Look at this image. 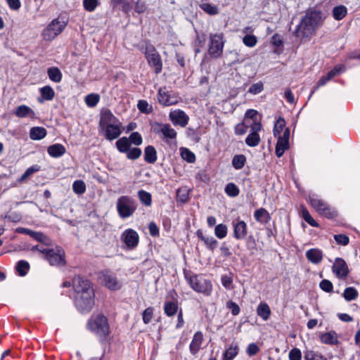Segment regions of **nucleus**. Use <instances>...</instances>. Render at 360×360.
<instances>
[{"label":"nucleus","instance_id":"f257e3e1","mask_svg":"<svg viewBox=\"0 0 360 360\" xmlns=\"http://www.w3.org/2000/svg\"><path fill=\"white\" fill-rule=\"evenodd\" d=\"M321 19L320 12L310 11L307 13L297 25L294 35L301 39H311L315 34Z\"/></svg>","mask_w":360,"mask_h":360},{"label":"nucleus","instance_id":"f03ea898","mask_svg":"<svg viewBox=\"0 0 360 360\" xmlns=\"http://www.w3.org/2000/svg\"><path fill=\"white\" fill-rule=\"evenodd\" d=\"M185 278L190 287L195 292L202 293L205 296L211 295L212 291V283L203 276L186 274Z\"/></svg>","mask_w":360,"mask_h":360},{"label":"nucleus","instance_id":"7ed1b4c3","mask_svg":"<svg viewBox=\"0 0 360 360\" xmlns=\"http://www.w3.org/2000/svg\"><path fill=\"white\" fill-rule=\"evenodd\" d=\"M117 213L121 219L131 217L137 209V203L134 199L128 195L118 198L116 203Z\"/></svg>","mask_w":360,"mask_h":360},{"label":"nucleus","instance_id":"20e7f679","mask_svg":"<svg viewBox=\"0 0 360 360\" xmlns=\"http://www.w3.org/2000/svg\"><path fill=\"white\" fill-rule=\"evenodd\" d=\"M309 201L311 206L321 216L328 219H333L337 217L336 210L330 206L326 202L321 199L316 195H311L309 197Z\"/></svg>","mask_w":360,"mask_h":360},{"label":"nucleus","instance_id":"39448f33","mask_svg":"<svg viewBox=\"0 0 360 360\" xmlns=\"http://www.w3.org/2000/svg\"><path fill=\"white\" fill-rule=\"evenodd\" d=\"M88 328L99 337L103 338L108 334L109 326L108 320L103 315H98L89 321Z\"/></svg>","mask_w":360,"mask_h":360},{"label":"nucleus","instance_id":"423d86ee","mask_svg":"<svg viewBox=\"0 0 360 360\" xmlns=\"http://www.w3.org/2000/svg\"><path fill=\"white\" fill-rule=\"evenodd\" d=\"M145 56L150 66L155 74H159L162 70V61L160 53L153 44H147L145 49Z\"/></svg>","mask_w":360,"mask_h":360},{"label":"nucleus","instance_id":"0eeeda50","mask_svg":"<svg viewBox=\"0 0 360 360\" xmlns=\"http://www.w3.org/2000/svg\"><path fill=\"white\" fill-rule=\"evenodd\" d=\"M94 290H90L84 295H76L75 306L82 313L89 312L94 306Z\"/></svg>","mask_w":360,"mask_h":360},{"label":"nucleus","instance_id":"6e6552de","mask_svg":"<svg viewBox=\"0 0 360 360\" xmlns=\"http://www.w3.org/2000/svg\"><path fill=\"white\" fill-rule=\"evenodd\" d=\"M100 283L110 290H118L122 288V282L110 270H104L98 274Z\"/></svg>","mask_w":360,"mask_h":360},{"label":"nucleus","instance_id":"1a4fd4ad","mask_svg":"<svg viewBox=\"0 0 360 360\" xmlns=\"http://www.w3.org/2000/svg\"><path fill=\"white\" fill-rule=\"evenodd\" d=\"M66 23L59 20L58 18L53 19L44 30L42 37L46 41L54 39L65 29Z\"/></svg>","mask_w":360,"mask_h":360},{"label":"nucleus","instance_id":"9d476101","mask_svg":"<svg viewBox=\"0 0 360 360\" xmlns=\"http://www.w3.org/2000/svg\"><path fill=\"white\" fill-rule=\"evenodd\" d=\"M224 41L222 34H211L208 44V53L213 58L221 56L223 52Z\"/></svg>","mask_w":360,"mask_h":360},{"label":"nucleus","instance_id":"9b49d317","mask_svg":"<svg viewBox=\"0 0 360 360\" xmlns=\"http://www.w3.org/2000/svg\"><path fill=\"white\" fill-rule=\"evenodd\" d=\"M44 258L52 266H63L65 264V252L60 247L49 249L45 251Z\"/></svg>","mask_w":360,"mask_h":360},{"label":"nucleus","instance_id":"f8f14e48","mask_svg":"<svg viewBox=\"0 0 360 360\" xmlns=\"http://www.w3.org/2000/svg\"><path fill=\"white\" fill-rule=\"evenodd\" d=\"M120 240L124 244L126 249L133 250H135L139 245V236L135 230L127 229L122 233Z\"/></svg>","mask_w":360,"mask_h":360},{"label":"nucleus","instance_id":"ddd939ff","mask_svg":"<svg viewBox=\"0 0 360 360\" xmlns=\"http://www.w3.org/2000/svg\"><path fill=\"white\" fill-rule=\"evenodd\" d=\"M158 99L165 106L175 105L179 102V97L175 92L164 86L158 90Z\"/></svg>","mask_w":360,"mask_h":360},{"label":"nucleus","instance_id":"4468645a","mask_svg":"<svg viewBox=\"0 0 360 360\" xmlns=\"http://www.w3.org/2000/svg\"><path fill=\"white\" fill-rule=\"evenodd\" d=\"M155 131L161 135V139L166 143H169L170 140H176L177 133L169 124L157 123Z\"/></svg>","mask_w":360,"mask_h":360},{"label":"nucleus","instance_id":"2eb2a0df","mask_svg":"<svg viewBox=\"0 0 360 360\" xmlns=\"http://www.w3.org/2000/svg\"><path fill=\"white\" fill-rule=\"evenodd\" d=\"M233 236L236 240H243L248 235V225L240 218L234 219L232 223Z\"/></svg>","mask_w":360,"mask_h":360},{"label":"nucleus","instance_id":"dca6fc26","mask_svg":"<svg viewBox=\"0 0 360 360\" xmlns=\"http://www.w3.org/2000/svg\"><path fill=\"white\" fill-rule=\"evenodd\" d=\"M73 287L76 295H84L90 290H94L90 281L80 276H75L74 278Z\"/></svg>","mask_w":360,"mask_h":360},{"label":"nucleus","instance_id":"f3484780","mask_svg":"<svg viewBox=\"0 0 360 360\" xmlns=\"http://www.w3.org/2000/svg\"><path fill=\"white\" fill-rule=\"evenodd\" d=\"M277 138L275 153L277 157L281 158L289 148L290 129L285 128L283 134Z\"/></svg>","mask_w":360,"mask_h":360},{"label":"nucleus","instance_id":"a211bd4d","mask_svg":"<svg viewBox=\"0 0 360 360\" xmlns=\"http://www.w3.org/2000/svg\"><path fill=\"white\" fill-rule=\"evenodd\" d=\"M169 118L174 125H179L181 127H185L189 121L188 115L179 109L171 111Z\"/></svg>","mask_w":360,"mask_h":360},{"label":"nucleus","instance_id":"6ab92c4d","mask_svg":"<svg viewBox=\"0 0 360 360\" xmlns=\"http://www.w3.org/2000/svg\"><path fill=\"white\" fill-rule=\"evenodd\" d=\"M100 129L103 131L104 136L107 140L112 141L120 136L122 133V123L119 122Z\"/></svg>","mask_w":360,"mask_h":360},{"label":"nucleus","instance_id":"aec40b11","mask_svg":"<svg viewBox=\"0 0 360 360\" xmlns=\"http://www.w3.org/2000/svg\"><path fill=\"white\" fill-rule=\"evenodd\" d=\"M333 271L338 278H345L349 273L347 265L345 261L340 257L335 259L332 266Z\"/></svg>","mask_w":360,"mask_h":360},{"label":"nucleus","instance_id":"412c9836","mask_svg":"<svg viewBox=\"0 0 360 360\" xmlns=\"http://www.w3.org/2000/svg\"><path fill=\"white\" fill-rule=\"evenodd\" d=\"M120 122L109 109L103 110L99 120V127L102 128L108 125Z\"/></svg>","mask_w":360,"mask_h":360},{"label":"nucleus","instance_id":"4be33fe9","mask_svg":"<svg viewBox=\"0 0 360 360\" xmlns=\"http://www.w3.org/2000/svg\"><path fill=\"white\" fill-rule=\"evenodd\" d=\"M204 340V336L201 331H197L191 340V342L189 345L190 352L193 355H195L201 348V345Z\"/></svg>","mask_w":360,"mask_h":360},{"label":"nucleus","instance_id":"5701e85b","mask_svg":"<svg viewBox=\"0 0 360 360\" xmlns=\"http://www.w3.org/2000/svg\"><path fill=\"white\" fill-rule=\"evenodd\" d=\"M196 236L200 240L203 241L209 250L213 251L217 248V240L213 236H205L201 229L197 230Z\"/></svg>","mask_w":360,"mask_h":360},{"label":"nucleus","instance_id":"b1692460","mask_svg":"<svg viewBox=\"0 0 360 360\" xmlns=\"http://www.w3.org/2000/svg\"><path fill=\"white\" fill-rule=\"evenodd\" d=\"M306 257L310 262L317 264L323 259V252L317 248H311L306 252Z\"/></svg>","mask_w":360,"mask_h":360},{"label":"nucleus","instance_id":"393cba45","mask_svg":"<svg viewBox=\"0 0 360 360\" xmlns=\"http://www.w3.org/2000/svg\"><path fill=\"white\" fill-rule=\"evenodd\" d=\"M47 152L51 157L57 158L63 156L65 153L66 149L63 145L55 143L49 146Z\"/></svg>","mask_w":360,"mask_h":360},{"label":"nucleus","instance_id":"a878e982","mask_svg":"<svg viewBox=\"0 0 360 360\" xmlns=\"http://www.w3.org/2000/svg\"><path fill=\"white\" fill-rule=\"evenodd\" d=\"M320 339L321 342L326 345H335L338 344V334L333 330L322 334Z\"/></svg>","mask_w":360,"mask_h":360},{"label":"nucleus","instance_id":"bb28decb","mask_svg":"<svg viewBox=\"0 0 360 360\" xmlns=\"http://www.w3.org/2000/svg\"><path fill=\"white\" fill-rule=\"evenodd\" d=\"M255 219L261 224H266L271 220L269 212L264 208H259L255 211Z\"/></svg>","mask_w":360,"mask_h":360},{"label":"nucleus","instance_id":"cd10ccee","mask_svg":"<svg viewBox=\"0 0 360 360\" xmlns=\"http://www.w3.org/2000/svg\"><path fill=\"white\" fill-rule=\"evenodd\" d=\"M14 114L18 117H25L27 116L34 117L35 116V113L33 110L25 105H21L17 107Z\"/></svg>","mask_w":360,"mask_h":360},{"label":"nucleus","instance_id":"c85d7f7f","mask_svg":"<svg viewBox=\"0 0 360 360\" xmlns=\"http://www.w3.org/2000/svg\"><path fill=\"white\" fill-rule=\"evenodd\" d=\"M157 151L153 146H148L144 150V160L149 163L153 164L157 161Z\"/></svg>","mask_w":360,"mask_h":360},{"label":"nucleus","instance_id":"c756f323","mask_svg":"<svg viewBox=\"0 0 360 360\" xmlns=\"http://www.w3.org/2000/svg\"><path fill=\"white\" fill-rule=\"evenodd\" d=\"M46 130L44 127H34L30 131V137L32 140H41L46 136Z\"/></svg>","mask_w":360,"mask_h":360},{"label":"nucleus","instance_id":"7c9ffc66","mask_svg":"<svg viewBox=\"0 0 360 360\" xmlns=\"http://www.w3.org/2000/svg\"><path fill=\"white\" fill-rule=\"evenodd\" d=\"M178 308L176 301H166L164 305V312L167 316L171 317L177 313Z\"/></svg>","mask_w":360,"mask_h":360},{"label":"nucleus","instance_id":"2f4dec72","mask_svg":"<svg viewBox=\"0 0 360 360\" xmlns=\"http://www.w3.org/2000/svg\"><path fill=\"white\" fill-rule=\"evenodd\" d=\"M40 93L42 99L39 98L40 103L43 102V100L52 101L55 97V91L50 86H45L40 89Z\"/></svg>","mask_w":360,"mask_h":360},{"label":"nucleus","instance_id":"473e14b6","mask_svg":"<svg viewBox=\"0 0 360 360\" xmlns=\"http://www.w3.org/2000/svg\"><path fill=\"white\" fill-rule=\"evenodd\" d=\"M115 144L118 151L122 153H126L127 152H128L131 146L130 141L128 139V138L125 136L119 139L116 141Z\"/></svg>","mask_w":360,"mask_h":360},{"label":"nucleus","instance_id":"72a5a7b5","mask_svg":"<svg viewBox=\"0 0 360 360\" xmlns=\"http://www.w3.org/2000/svg\"><path fill=\"white\" fill-rule=\"evenodd\" d=\"M257 313L264 321H266L270 317L271 310L266 303H260L257 307Z\"/></svg>","mask_w":360,"mask_h":360},{"label":"nucleus","instance_id":"f704fd0d","mask_svg":"<svg viewBox=\"0 0 360 360\" xmlns=\"http://www.w3.org/2000/svg\"><path fill=\"white\" fill-rule=\"evenodd\" d=\"M47 74L49 78L56 83H58L62 80V73L56 67L49 68L47 70Z\"/></svg>","mask_w":360,"mask_h":360},{"label":"nucleus","instance_id":"c9c22d12","mask_svg":"<svg viewBox=\"0 0 360 360\" xmlns=\"http://www.w3.org/2000/svg\"><path fill=\"white\" fill-rule=\"evenodd\" d=\"M347 13V9L343 5L335 6L333 9V16L336 20H342Z\"/></svg>","mask_w":360,"mask_h":360},{"label":"nucleus","instance_id":"e433bc0d","mask_svg":"<svg viewBox=\"0 0 360 360\" xmlns=\"http://www.w3.org/2000/svg\"><path fill=\"white\" fill-rule=\"evenodd\" d=\"M200 8L210 15H214L219 13V8L217 6L212 5L207 2H202L200 4Z\"/></svg>","mask_w":360,"mask_h":360},{"label":"nucleus","instance_id":"4c0bfd02","mask_svg":"<svg viewBox=\"0 0 360 360\" xmlns=\"http://www.w3.org/2000/svg\"><path fill=\"white\" fill-rule=\"evenodd\" d=\"M260 143V136L257 133L251 132L245 139V143L250 147H255Z\"/></svg>","mask_w":360,"mask_h":360},{"label":"nucleus","instance_id":"58836bf2","mask_svg":"<svg viewBox=\"0 0 360 360\" xmlns=\"http://www.w3.org/2000/svg\"><path fill=\"white\" fill-rule=\"evenodd\" d=\"M304 360H327L321 353L313 350H307L304 354Z\"/></svg>","mask_w":360,"mask_h":360},{"label":"nucleus","instance_id":"ea45409f","mask_svg":"<svg viewBox=\"0 0 360 360\" xmlns=\"http://www.w3.org/2000/svg\"><path fill=\"white\" fill-rule=\"evenodd\" d=\"M189 199V192L186 187L179 188L176 191V200L182 203L186 202Z\"/></svg>","mask_w":360,"mask_h":360},{"label":"nucleus","instance_id":"a19ab883","mask_svg":"<svg viewBox=\"0 0 360 360\" xmlns=\"http://www.w3.org/2000/svg\"><path fill=\"white\" fill-rule=\"evenodd\" d=\"M138 197L141 202L146 206H150L152 203L151 194L144 190H140L138 191Z\"/></svg>","mask_w":360,"mask_h":360},{"label":"nucleus","instance_id":"79ce46f5","mask_svg":"<svg viewBox=\"0 0 360 360\" xmlns=\"http://www.w3.org/2000/svg\"><path fill=\"white\" fill-rule=\"evenodd\" d=\"M238 353V347L237 345H231L224 354V360H233Z\"/></svg>","mask_w":360,"mask_h":360},{"label":"nucleus","instance_id":"37998d69","mask_svg":"<svg viewBox=\"0 0 360 360\" xmlns=\"http://www.w3.org/2000/svg\"><path fill=\"white\" fill-rule=\"evenodd\" d=\"M100 1L101 0H83V7L85 11L88 12H93L100 5Z\"/></svg>","mask_w":360,"mask_h":360},{"label":"nucleus","instance_id":"c03bdc74","mask_svg":"<svg viewBox=\"0 0 360 360\" xmlns=\"http://www.w3.org/2000/svg\"><path fill=\"white\" fill-rule=\"evenodd\" d=\"M228 233V227L224 224H219L214 228V234L219 239L224 238Z\"/></svg>","mask_w":360,"mask_h":360},{"label":"nucleus","instance_id":"a18cd8bd","mask_svg":"<svg viewBox=\"0 0 360 360\" xmlns=\"http://www.w3.org/2000/svg\"><path fill=\"white\" fill-rule=\"evenodd\" d=\"M285 126V121L283 117H279L275 122L274 127V136L277 137L281 136V133L283 130Z\"/></svg>","mask_w":360,"mask_h":360},{"label":"nucleus","instance_id":"49530a36","mask_svg":"<svg viewBox=\"0 0 360 360\" xmlns=\"http://www.w3.org/2000/svg\"><path fill=\"white\" fill-rule=\"evenodd\" d=\"M358 296L357 290L353 287L346 288L343 292V297L347 301H352Z\"/></svg>","mask_w":360,"mask_h":360},{"label":"nucleus","instance_id":"de8ad7c7","mask_svg":"<svg viewBox=\"0 0 360 360\" xmlns=\"http://www.w3.org/2000/svg\"><path fill=\"white\" fill-rule=\"evenodd\" d=\"M245 162L246 158L245 155H236L232 160V165L236 169H240L244 167Z\"/></svg>","mask_w":360,"mask_h":360},{"label":"nucleus","instance_id":"09e8293b","mask_svg":"<svg viewBox=\"0 0 360 360\" xmlns=\"http://www.w3.org/2000/svg\"><path fill=\"white\" fill-rule=\"evenodd\" d=\"M224 191L226 193V195L230 197H236L238 195L240 192L238 186L233 183L227 184L225 187Z\"/></svg>","mask_w":360,"mask_h":360},{"label":"nucleus","instance_id":"8fccbe9b","mask_svg":"<svg viewBox=\"0 0 360 360\" xmlns=\"http://www.w3.org/2000/svg\"><path fill=\"white\" fill-rule=\"evenodd\" d=\"M302 217L309 225L313 227H318L319 224L313 219L309 211L304 207H302Z\"/></svg>","mask_w":360,"mask_h":360},{"label":"nucleus","instance_id":"3c124183","mask_svg":"<svg viewBox=\"0 0 360 360\" xmlns=\"http://www.w3.org/2000/svg\"><path fill=\"white\" fill-rule=\"evenodd\" d=\"M86 188V184L82 180H77L73 182L72 189L76 194L81 195L84 193Z\"/></svg>","mask_w":360,"mask_h":360},{"label":"nucleus","instance_id":"603ef678","mask_svg":"<svg viewBox=\"0 0 360 360\" xmlns=\"http://www.w3.org/2000/svg\"><path fill=\"white\" fill-rule=\"evenodd\" d=\"M29 269L30 264L25 260H20L17 264L16 269L20 276H25Z\"/></svg>","mask_w":360,"mask_h":360},{"label":"nucleus","instance_id":"864d4df0","mask_svg":"<svg viewBox=\"0 0 360 360\" xmlns=\"http://www.w3.org/2000/svg\"><path fill=\"white\" fill-rule=\"evenodd\" d=\"M100 100V96L96 94H88L85 97V103L87 106L90 108H93L97 105Z\"/></svg>","mask_w":360,"mask_h":360},{"label":"nucleus","instance_id":"5fc2aeb1","mask_svg":"<svg viewBox=\"0 0 360 360\" xmlns=\"http://www.w3.org/2000/svg\"><path fill=\"white\" fill-rule=\"evenodd\" d=\"M16 231L20 233H23L30 236L34 240H39L40 236V232L34 231L27 228L20 227L16 229Z\"/></svg>","mask_w":360,"mask_h":360},{"label":"nucleus","instance_id":"6e6d98bb","mask_svg":"<svg viewBox=\"0 0 360 360\" xmlns=\"http://www.w3.org/2000/svg\"><path fill=\"white\" fill-rule=\"evenodd\" d=\"M142 151L139 148H129L128 152L126 153L127 158L129 160H136L140 158Z\"/></svg>","mask_w":360,"mask_h":360},{"label":"nucleus","instance_id":"4d7b16f0","mask_svg":"<svg viewBox=\"0 0 360 360\" xmlns=\"http://www.w3.org/2000/svg\"><path fill=\"white\" fill-rule=\"evenodd\" d=\"M137 108L141 112L149 114L152 111V106L145 100H140L138 102Z\"/></svg>","mask_w":360,"mask_h":360},{"label":"nucleus","instance_id":"13d9d810","mask_svg":"<svg viewBox=\"0 0 360 360\" xmlns=\"http://www.w3.org/2000/svg\"><path fill=\"white\" fill-rule=\"evenodd\" d=\"M243 44L248 47H254L257 43V39L255 35L246 34L243 38Z\"/></svg>","mask_w":360,"mask_h":360},{"label":"nucleus","instance_id":"bf43d9fd","mask_svg":"<svg viewBox=\"0 0 360 360\" xmlns=\"http://www.w3.org/2000/svg\"><path fill=\"white\" fill-rule=\"evenodd\" d=\"M181 157L189 163H193L195 160V156L193 152L187 148H183L181 150Z\"/></svg>","mask_w":360,"mask_h":360},{"label":"nucleus","instance_id":"052dcab7","mask_svg":"<svg viewBox=\"0 0 360 360\" xmlns=\"http://www.w3.org/2000/svg\"><path fill=\"white\" fill-rule=\"evenodd\" d=\"M128 139L130 141L131 144L132 143L135 146H140V145H141V143L143 142V139H142L141 135L137 131L132 132L130 134Z\"/></svg>","mask_w":360,"mask_h":360},{"label":"nucleus","instance_id":"680f3d73","mask_svg":"<svg viewBox=\"0 0 360 360\" xmlns=\"http://www.w3.org/2000/svg\"><path fill=\"white\" fill-rule=\"evenodd\" d=\"M153 311H154V309L151 307L146 308L143 311L142 316H143V321L145 324H148L151 321L153 316Z\"/></svg>","mask_w":360,"mask_h":360},{"label":"nucleus","instance_id":"e2e57ef3","mask_svg":"<svg viewBox=\"0 0 360 360\" xmlns=\"http://www.w3.org/2000/svg\"><path fill=\"white\" fill-rule=\"evenodd\" d=\"M264 89V84L262 82L253 84L248 89V93L256 95L262 92Z\"/></svg>","mask_w":360,"mask_h":360},{"label":"nucleus","instance_id":"0e129e2a","mask_svg":"<svg viewBox=\"0 0 360 360\" xmlns=\"http://www.w3.org/2000/svg\"><path fill=\"white\" fill-rule=\"evenodd\" d=\"M320 288L326 292H331L333 289V283L327 279L322 280L319 283Z\"/></svg>","mask_w":360,"mask_h":360},{"label":"nucleus","instance_id":"69168bd1","mask_svg":"<svg viewBox=\"0 0 360 360\" xmlns=\"http://www.w3.org/2000/svg\"><path fill=\"white\" fill-rule=\"evenodd\" d=\"M289 360H301L302 352L298 348H292L288 354Z\"/></svg>","mask_w":360,"mask_h":360},{"label":"nucleus","instance_id":"338daca9","mask_svg":"<svg viewBox=\"0 0 360 360\" xmlns=\"http://www.w3.org/2000/svg\"><path fill=\"white\" fill-rule=\"evenodd\" d=\"M38 171V168H37L36 167H29L25 172L24 174L20 177V179H18V181L20 183H22L24 181H25V179L28 177H30L31 175H32L35 172H37Z\"/></svg>","mask_w":360,"mask_h":360},{"label":"nucleus","instance_id":"774afa93","mask_svg":"<svg viewBox=\"0 0 360 360\" xmlns=\"http://www.w3.org/2000/svg\"><path fill=\"white\" fill-rule=\"evenodd\" d=\"M334 238L337 243L342 245H347L349 241V237L345 234L335 235Z\"/></svg>","mask_w":360,"mask_h":360}]
</instances>
